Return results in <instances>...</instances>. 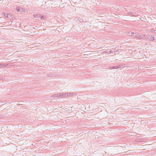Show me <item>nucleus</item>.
Returning <instances> with one entry per match:
<instances>
[{"label":"nucleus","mask_w":156,"mask_h":156,"mask_svg":"<svg viewBox=\"0 0 156 156\" xmlns=\"http://www.w3.org/2000/svg\"><path fill=\"white\" fill-rule=\"evenodd\" d=\"M125 67V64L124 65H119L118 66H114L112 67H111V68L112 69H118L120 68H122L124 67Z\"/></svg>","instance_id":"1"},{"label":"nucleus","mask_w":156,"mask_h":156,"mask_svg":"<svg viewBox=\"0 0 156 156\" xmlns=\"http://www.w3.org/2000/svg\"><path fill=\"white\" fill-rule=\"evenodd\" d=\"M146 37L149 39L151 41H154V37L153 35H146Z\"/></svg>","instance_id":"2"},{"label":"nucleus","mask_w":156,"mask_h":156,"mask_svg":"<svg viewBox=\"0 0 156 156\" xmlns=\"http://www.w3.org/2000/svg\"><path fill=\"white\" fill-rule=\"evenodd\" d=\"M69 95H70V94L69 93H62V95H61V97H66L69 96Z\"/></svg>","instance_id":"3"},{"label":"nucleus","mask_w":156,"mask_h":156,"mask_svg":"<svg viewBox=\"0 0 156 156\" xmlns=\"http://www.w3.org/2000/svg\"><path fill=\"white\" fill-rule=\"evenodd\" d=\"M61 95H62V93H59L58 94H53L51 96L52 97H61Z\"/></svg>","instance_id":"4"},{"label":"nucleus","mask_w":156,"mask_h":156,"mask_svg":"<svg viewBox=\"0 0 156 156\" xmlns=\"http://www.w3.org/2000/svg\"><path fill=\"white\" fill-rule=\"evenodd\" d=\"M16 9L18 12H24V10L23 8L19 7H17Z\"/></svg>","instance_id":"5"},{"label":"nucleus","mask_w":156,"mask_h":156,"mask_svg":"<svg viewBox=\"0 0 156 156\" xmlns=\"http://www.w3.org/2000/svg\"><path fill=\"white\" fill-rule=\"evenodd\" d=\"M134 34H133V37H136V38H140V36H139V35L138 34L136 33H134Z\"/></svg>","instance_id":"6"},{"label":"nucleus","mask_w":156,"mask_h":156,"mask_svg":"<svg viewBox=\"0 0 156 156\" xmlns=\"http://www.w3.org/2000/svg\"><path fill=\"white\" fill-rule=\"evenodd\" d=\"M13 17V16L11 14H8V15L7 16V18L11 20V19H12V17Z\"/></svg>","instance_id":"7"},{"label":"nucleus","mask_w":156,"mask_h":156,"mask_svg":"<svg viewBox=\"0 0 156 156\" xmlns=\"http://www.w3.org/2000/svg\"><path fill=\"white\" fill-rule=\"evenodd\" d=\"M41 14H35L33 15L34 17L36 18H38L40 17Z\"/></svg>","instance_id":"8"},{"label":"nucleus","mask_w":156,"mask_h":156,"mask_svg":"<svg viewBox=\"0 0 156 156\" xmlns=\"http://www.w3.org/2000/svg\"><path fill=\"white\" fill-rule=\"evenodd\" d=\"M40 17V18L41 19L43 20H45L46 18V17L42 15H41H41Z\"/></svg>","instance_id":"9"},{"label":"nucleus","mask_w":156,"mask_h":156,"mask_svg":"<svg viewBox=\"0 0 156 156\" xmlns=\"http://www.w3.org/2000/svg\"><path fill=\"white\" fill-rule=\"evenodd\" d=\"M127 14L128 15H132V16H134V13H132L130 12H127Z\"/></svg>","instance_id":"10"},{"label":"nucleus","mask_w":156,"mask_h":156,"mask_svg":"<svg viewBox=\"0 0 156 156\" xmlns=\"http://www.w3.org/2000/svg\"><path fill=\"white\" fill-rule=\"evenodd\" d=\"M78 20L80 23H82L83 21V20L82 19H81V18H79L78 19Z\"/></svg>","instance_id":"11"},{"label":"nucleus","mask_w":156,"mask_h":156,"mask_svg":"<svg viewBox=\"0 0 156 156\" xmlns=\"http://www.w3.org/2000/svg\"><path fill=\"white\" fill-rule=\"evenodd\" d=\"M5 65V63H0V68H1L3 66Z\"/></svg>","instance_id":"12"},{"label":"nucleus","mask_w":156,"mask_h":156,"mask_svg":"<svg viewBox=\"0 0 156 156\" xmlns=\"http://www.w3.org/2000/svg\"><path fill=\"white\" fill-rule=\"evenodd\" d=\"M4 16L5 17H7V15H8V13H6L4 12Z\"/></svg>","instance_id":"13"},{"label":"nucleus","mask_w":156,"mask_h":156,"mask_svg":"<svg viewBox=\"0 0 156 156\" xmlns=\"http://www.w3.org/2000/svg\"><path fill=\"white\" fill-rule=\"evenodd\" d=\"M132 32H128L127 35L128 36H130V35H131V33H132Z\"/></svg>","instance_id":"14"},{"label":"nucleus","mask_w":156,"mask_h":156,"mask_svg":"<svg viewBox=\"0 0 156 156\" xmlns=\"http://www.w3.org/2000/svg\"><path fill=\"white\" fill-rule=\"evenodd\" d=\"M47 76H49L50 77H52L53 76V75H52V74H49L48 75H47Z\"/></svg>","instance_id":"15"},{"label":"nucleus","mask_w":156,"mask_h":156,"mask_svg":"<svg viewBox=\"0 0 156 156\" xmlns=\"http://www.w3.org/2000/svg\"><path fill=\"white\" fill-rule=\"evenodd\" d=\"M131 35H130V36H132V37L133 36V34H134V33H133V32L131 33Z\"/></svg>","instance_id":"16"},{"label":"nucleus","mask_w":156,"mask_h":156,"mask_svg":"<svg viewBox=\"0 0 156 156\" xmlns=\"http://www.w3.org/2000/svg\"><path fill=\"white\" fill-rule=\"evenodd\" d=\"M107 53H108V54H109L110 53H111V51H107Z\"/></svg>","instance_id":"17"},{"label":"nucleus","mask_w":156,"mask_h":156,"mask_svg":"<svg viewBox=\"0 0 156 156\" xmlns=\"http://www.w3.org/2000/svg\"><path fill=\"white\" fill-rule=\"evenodd\" d=\"M8 65V63H7V64H5V65H4V66H5V67L7 66Z\"/></svg>","instance_id":"18"},{"label":"nucleus","mask_w":156,"mask_h":156,"mask_svg":"<svg viewBox=\"0 0 156 156\" xmlns=\"http://www.w3.org/2000/svg\"><path fill=\"white\" fill-rule=\"evenodd\" d=\"M154 32L156 33V30H154Z\"/></svg>","instance_id":"19"},{"label":"nucleus","mask_w":156,"mask_h":156,"mask_svg":"<svg viewBox=\"0 0 156 156\" xmlns=\"http://www.w3.org/2000/svg\"><path fill=\"white\" fill-rule=\"evenodd\" d=\"M145 34L144 35V36H145Z\"/></svg>","instance_id":"20"}]
</instances>
